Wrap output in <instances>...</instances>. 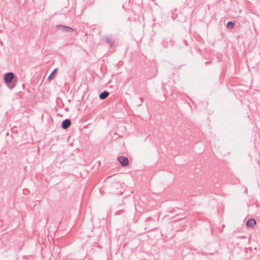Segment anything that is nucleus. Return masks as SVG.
<instances>
[{
	"mask_svg": "<svg viewBox=\"0 0 260 260\" xmlns=\"http://www.w3.org/2000/svg\"><path fill=\"white\" fill-rule=\"evenodd\" d=\"M14 77V74L12 72L6 73L4 75V81L10 89L13 88L16 85L13 82Z\"/></svg>",
	"mask_w": 260,
	"mask_h": 260,
	"instance_id": "nucleus-1",
	"label": "nucleus"
},
{
	"mask_svg": "<svg viewBox=\"0 0 260 260\" xmlns=\"http://www.w3.org/2000/svg\"><path fill=\"white\" fill-rule=\"evenodd\" d=\"M117 160L120 163V164L123 167L127 166L128 164V159L125 157L119 156L117 158Z\"/></svg>",
	"mask_w": 260,
	"mask_h": 260,
	"instance_id": "nucleus-2",
	"label": "nucleus"
},
{
	"mask_svg": "<svg viewBox=\"0 0 260 260\" xmlns=\"http://www.w3.org/2000/svg\"><path fill=\"white\" fill-rule=\"evenodd\" d=\"M256 224V221L254 219H250L248 220L246 223V225L249 228H253Z\"/></svg>",
	"mask_w": 260,
	"mask_h": 260,
	"instance_id": "nucleus-3",
	"label": "nucleus"
},
{
	"mask_svg": "<svg viewBox=\"0 0 260 260\" xmlns=\"http://www.w3.org/2000/svg\"><path fill=\"white\" fill-rule=\"evenodd\" d=\"M57 69H55L52 71L51 74L48 76L47 80L50 81L52 79H54L55 78L56 74H57Z\"/></svg>",
	"mask_w": 260,
	"mask_h": 260,
	"instance_id": "nucleus-4",
	"label": "nucleus"
},
{
	"mask_svg": "<svg viewBox=\"0 0 260 260\" xmlns=\"http://www.w3.org/2000/svg\"><path fill=\"white\" fill-rule=\"evenodd\" d=\"M109 95V92L107 91H104L100 94V98L101 100L105 99Z\"/></svg>",
	"mask_w": 260,
	"mask_h": 260,
	"instance_id": "nucleus-5",
	"label": "nucleus"
},
{
	"mask_svg": "<svg viewBox=\"0 0 260 260\" xmlns=\"http://www.w3.org/2000/svg\"><path fill=\"white\" fill-rule=\"evenodd\" d=\"M227 26L230 28H233L234 26V23L232 22H229L227 23Z\"/></svg>",
	"mask_w": 260,
	"mask_h": 260,
	"instance_id": "nucleus-6",
	"label": "nucleus"
},
{
	"mask_svg": "<svg viewBox=\"0 0 260 260\" xmlns=\"http://www.w3.org/2000/svg\"><path fill=\"white\" fill-rule=\"evenodd\" d=\"M71 122L69 119H66V128L70 125Z\"/></svg>",
	"mask_w": 260,
	"mask_h": 260,
	"instance_id": "nucleus-7",
	"label": "nucleus"
},
{
	"mask_svg": "<svg viewBox=\"0 0 260 260\" xmlns=\"http://www.w3.org/2000/svg\"><path fill=\"white\" fill-rule=\"evenodd\" d=\"M57 28H58V29H60V28H62L63 30H64L65 29V26L64 25H57L56 26Z\"/></svg>",
	"mask_w": 260,
	"mask_h": 260,
	"instance_id": "nucleus-8",
	"label": "nucleus"
},
{
	"mask_svg": "<svg viewBox=\"0 0 260 260\" xmlns=\"http://www.w3.org/2000/svg\"><path fill=\"white\" fill-rule=\"evenodd\" d=\"M106 41H107V42L109 43L110 45L111 46H112V41H111V39H109V38H107V39H106Z\"/></svg>",
	"mask_w": 260,
	"mask_h": 260,
	"instance_id": "nucleus-9",
	"label": "nucleus"
},
{
	"mask_svg": "<svg viewBox=\"0 0 260 260\" xmlns=\"http://www.w3.org/2000/svg\"><path fill=\"white\" fill-rule=\"evenodd\" d=\"M65 126H66V124H65V120H64L62 122V127L63 128V129H65Z\"/></svg>",
	"mask_w": 260,
	"mask_h": 260,
	"instance_id": "nucleus-10",
	"label": "nucleus"
},
{
	"mask_svg": "<svg viewBox=\"0 0 260 260\" xmlns=\"http://www.w3.org/2000/svg\"><path fill=\"white\" fill-rule=\"evenodd\" d=\"M72 30L73 29L71 28L66 27V32L70 31Z\"/></svg>",
	"mask_w": 260,
	"mask_h": 260,
	"instance_id": "nucleus-11",
	"label": "nucleus"
}]
</instances>
